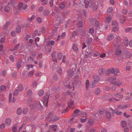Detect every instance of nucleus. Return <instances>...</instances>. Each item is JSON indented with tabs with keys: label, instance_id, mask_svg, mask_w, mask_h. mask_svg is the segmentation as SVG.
I'll return each instance as SVG.
<instances>
[{
	"label": "nucleus",
	"instance_id": "obj_44",
	"mask_svg": "<svg viewBox=\"0 0 132 132\" xmlns=\"http://www.w3.org/2000/svg\"><path fill=\"white\" fill-rule=\"evenodd\" d=\"M37 86V82L36 81H34L32 84V86L34 88H36Z\"/></svg>",
	"mask_w": 132,
	"mask_h": 132
},
{
	"label": "nucleus",
	"instance_id": "obj_55",
	"mask_svg": "<svg viewBox=\"0 0 132 132\" xmlns=\"http://www.w3.org/2000/svg\"><path fill=\"white\" fill-rule=\"evenodd\" d=\"M128 41L127 39H126L124 43L126 46H128Z\"/></svg>",
	"mask_w": 132,
	"mask_h": 132
},
{
	"label": "nucleus",
	"instance_id": "obj_29",
	"mask_svg": "<svg viewBox=\"0 0 132 132\" xmlns=\"http://www.w3.org/2000/svg\"><path fill=\"white\" fill-rule=\"evenodd\" d=\"M121 53V50L120 49H118L117 50L116 52V54L117 55H120Z\"/></svg>",
	"mask_w": 132,
	"mask_h": 132
},
{
	"label": "nucleus",
	"instance_id": "obj_64",
	"mask_svg": "<svg viewBox=\"0 0 132 132\" xmlns=\"http://www.w3.org/2000/svg\"><path fill=\"white\" fill-rule=\"evenodd\" d=\"M12 129L13 132H16L17 130V128L15 126L13 127L12 128Z\"/></svg>",
	"mask_w": 132,
	"mask_h": 132
},
{
	"label": "nucleus",
	"instance_id": "obj_48",
	"mask_svg": "<svg viewBox=\"0 0 132 132\" xmlns=\"http://www.w3.org/2000/svg\"><path fill=\"white\" fill-rule=\"evenodd\" d=\"M53 79L56 80H57L58 79V76L56 74H55L53 76Z\"/></svg>",
	"mask_w": 132,
	"mask_h": 132
},
{
	"label": "nucleus",
	"instance_id": "obj_49",
	"mask_svg": "<svg viewBox=\"0 0 132 132\" xmlns=\"http://www.w3.org/2000/svg\"><path fill=\"white\" fill-rule=\"evenodd\" d=\"M38 32V31L37 30H36L34 31L32 35L33 37L34 38L35 37L36 35L37 34Z\"/></svg>",
	"mask_w": 132,
	"mask_h": 132
},
{
	"label": "nucleus",
	"instance_id": "obj_40",
	"mask_svg": "<svg viewBox=\"0 0 132 132\" xmlns=\"http://www.w3.org/2000/svg\"><path fill=\"white\" fill-rule=\"evenodd\" d=\"M4 9L5 12L8 13L10 10V8L8 6H6L5 7Z\"/></svg>",
	"mask_w": 132,
	"mask_h": 132
},
{
	"label": "nucleus",
	"instance_id": "obj_30",
	"mask_svg": "<svg viewBox=\"0 0 132 132\" xmlns=\"http://www.w3.org/2000/svg\"><path fill=\"white\" fill-rule=\"evenodd\" d=\"M62 54L61 53H59L57 55V58L58 60L61 59L62 57Z\"/></svg>",
	"mask_w": 132,
	"mask_h": 132
},
{
	"label": "nucleus",
	"instance_id": "obj_38",
	"mask_svg": "<svg viewBox=\"0 0 132 132\" xmlns=\"http://www.w3.org/2000/svg\"><path fill=\"white\" fill-rule=\"evenodd\" d=\"M35 71L34 70H33L31 71H30V72L28 74V76L29 77H31L33 74L35 72Z\"/></svg>",
	"mask_w": 132,
	"mask_h": 132
},
{
	"label": "nucleus",
	"instance_id": "obj_18",
	"mask_svg": "<svg viewBox=\"0 0 132 132\" xmlns=\"http://www.w3.org/2000/svg\"><path fill=\"white\" fill-rule=\"evenodd\" d=\"M65 4L64 2L61 3L60 5V8L61 9H63L65 7Z\"/></svg>",
	"mask_w": 132,
	"mask_h": 132
},
{
	"label": "nucleus",
	"instance_id": "obj_56",
	"mask_svg": "<svg viewBox=\"0 0 132 132\" xmlns=\"http://www.w3.org/2000/svg\"><path fill=\"white\" fill-rule=\"evenodd\" d=\"M9 57L11 61L13 62L14 61V57L13 55H11Z\"/></svg>",
	"mask_w": 132,
	"mask_h": 132
},
{
	"label": "nucleus",
	"instance_id": "obj_37",
	"mask_svg": "<svg viewBox=\"0 0 132 132\" xmlns=\"http://www.w3.org/2000/svg\"><path fill=\"white\" fill-rule=\"evenodd\" d=\"M23 87L22 85L20 84L18 86V89L19 91H21L23 89Z\"/></svg>",
	"mask_w": 132,
	"mask_h": 132
},
{
	"label": "nucleus",
	"instance_id": "obj_8",
	"mask_svg": "<svg viewBox=\"0 0 132 132\" xmlns=\"http://www.w3.org/2000/svg\"><path fill=\"white\" fill-rule=\"evenodd\" d=\"M68 107L70 108H73L74 107V101L73 100L70 99L68 102Z\"/></svg>",
	"mask_w": 132,
	"mask_h": 132
},
{
	"label": "nucleus",
	"instance_id": "obj_7",
	"mask_svg": "<svg viewBox=\"0 0 132 132\" xmlns=\"http://www.w3.org/2000/svg\"><path fill=\"white\" fill-rule=\"evenodd\" d=\"M93 78L94 79L92 82V84L93 85H95L99 81L100 78L99 77L96 75H94V76Z\"/></svg>",
	"mask_w": 132,
	"mask_h": 132
},
{
	"label": "nucleus",
	"instance_id": "obj_41",
	"mask_svg": "<svg viewBox=\"0 0 132 132\" xmlns=\"http://www.w3.org/2000/svg\"><path fill=\"white\" fill-rule=\"evenodd\" d=\"M33 101L31 99H28L27 101V103L28 104H30Z\"/></svg>",
	"mask_w": 132,
	"mask_h": 132
},
{
	"label": "nucleus",
	"instance_id": "obj_15",
	"mask_svg": "<svg viewBox=\"0 0 132 132\" xmlns=\"http://www.w3.org/2000/svg\"><path fill=\"white\" fill-rule=\"evenodd\" d=\"M112 25L113 26H114V27H116V28H117V29H119V28L118 26V23L116 21H113L112 22Z\"/></svg>",
	"mask_w": 132,
	"mask_h": 132
},
{
	"label": "nucleus",
	"instance_id": "obj_13",
	"mask_svg": "<svg viewBox=\"0 0 132 132\" xmlns=\"http://www.w3.org/2000/svg\"><path fill=\"white\" fill-rule=\"evenodd\" d=\"M50 95H49L47 99V98H45V99L44 100H42V101L43 102V103L44 106H47L48 103V101L49 98V97Z\"/></svg>",
	"mask_w": 132,
	"mask_h": 132
},
{
	"label": "nucleus",
	"instance_id": "obj_16",
	"mask_svg": "<svg viewBox=\"0 0 132 132\" xmlns=\"http://www.w3.org/2000/svg\"><path fill=\"white\" fill-rule=\"evenodd\" d=\"M125 56L127 58H129L131 56V54L130 52H127L125 54Z\"/></svg>",
	"mask_w": 132,
	"mask_h": 132
},
{
	"label": "nucleus",
	"instance_id": "obj_6",
	"mask_svg": "<svg viewBox=\"0 0 132 132\" xmlns=\"http://www.w3.org/2000/svg\"><path fill=\"white\" fill-rule=\"evenodd\" d=\"M27 5L23 4L21 2L19 3L18 6V9L20 10H25L27 8Z\"/></svg>",
	"mask_w": 132,
	"mask_h": 132
},
{
	"label": "nucleus",
	"instance_id": "obj_5",
	"mask_svg": "<svg viewBox=\"0 0 132 132\" xmlns=\"http://www.w3.org/2000/svg\"><path fill=\"white\" fill-rule=\"evenodd\" d=\"M122 81L120 80L115 81H114L112 82H111V84L115 85L118 87L121 86L122 85Z\"/></svg>",
	"mask_w": 132,
	"mask_h": 132
},
{
	"label": "nucleus",
	"instance_id": "obj_46",
	"mask_svg": "<svg viewBox=\"0 0 132 132\" xmlns=\"http://www.w3.org/2000/svg\"><path fill=\"white\" fill-rule=\"evenodd\" d=\"M111 18L110 16H109L106 19V21L107 22H109L111 20Z\"/></svg>",
	"mask_w": 132,
	"mask_h": 132
},
{
	"label": "nucleus",
	"instance_id": "obj_19",
	"mask_svg": "<svg viewBox=\"0 0 132 132\" xmlns=\"http://www.w3.org/2000/svg\"><path fill=\"white\" fill-rule=\"evenodd\" d=\"M57 72L60 75H61L62 73V70L60 67H58L57 68Z\"/></svg>",
	"mask_w": 132,
	"mask_h": 132
},
{
	"label": "nucleus",
	"instance_id": "obj_50",
	"mask_svg": "<svg viewBox=\"0 0 132 132\" xmlns=\"http://www.w3.org/2000/svg\"><path fill=\"white\" fill-rule=\"evenodd\" d=\"M130 105L129 104H126L123 106H122V109H126Z\"/></svg>",
	"mask_w": 132,
	"mask_h": 132
},
{
	"label": "nucleus",
	"instance_id": "obj_14",
	"mask_svg": "<svg viewBox=\"0 0 132 132\" xmlns=\"http://www.w3.org/2000/svg\"><path fill=\"white\" fill-rule=\"evenodd\" d=\"M111 109L113 111L112 113L114 112V111L116 113L117 115H121L122 114V112H120L118 111L117 109H115L114 110L113 109H112L111 108Z\"/></svg>",
	"mask_w": 132,
	"mask_h": 132
},
{
	"label": "nucleus",
	"instance_id": "obj_61",
	"mask_svg": "<svg viewBox=\"0 0 132 132\" xmlns=\"http://www.w3.org/2000/svg\"><path fill=\"white\" fill-rule=\"evenodd\" d=\"M100 89H97L96 90L95 92V93L96 94H100Z\"/></svg>",
	"mask_w": 132,
	"mask_h": 132
},
{
	"label": "nucleus",
	"instance_id": "obj_2",
	"mask_svg": "<svg viewBox=\"0 0 132 132\" xmlns=\"http://www.w3.org/2000/svg\"><path fill=\"white\" fill-rule=\"evenodd\" d=\"M53 113L52 112H50L48 114L46 119L48 121H52L54 122L59 119V117L57 116H52Z\"/></svg>",
	"mask_w": 132,
	"mask_h": 132
},
{
	"label": "nucleus",
	"instance_id": "obj_24",
	"mask_svg": "<svg viewBox=\"0 0 132 132\" xmlns=\"http://www.w3.org/2000/svg\"><path fill=\"white\" fill-rule=\"evenodd\" d=\"M32 91L30 89L29 90L27 93V95L29 96H30L32 95Z\"/></svg>",
	"mask_w": 132,
	"mask_h": 132
},
{
	"label": "nucleus",
	"instance_id": "obj_32",
	"mask_svg": "<svg viewBox=\"0 0 132 132\" xmlns=\"http://www.w3.org/2000/svg\"><path fill=\"white\" fill-rule=\"evenodd\" d=\"M28 111V109L26 108H24L23 110V113L24 114H26Z\"/></svg>",
	"mask_w": 132,
	"mask_h": 132
},
{
	"label": "nucleus",
	"instance_id": "obj_9",
	"mask_svg": "<svg viewBox=\"0 0 132 132\" xmlns=\"http://www.w3.org/2000/svg\"><path fill=\"white\" fill-rule=\"evenodd\" d=\"M115 70L114 68H111L110 69H108L107 70L106 75L109 76L111 73H114Z\"/></svg>",
	"mask_w": 132,
	"mask_h": 132
},
{
	"label": "nucleus",
	"instance_id": "obj_25",
	"mask_svg": "<svg viewBox=\"0 0 132 132\" xmlns=\"http://www.w3.org/2000/svg\"><path fill=\"white\" fill-rule=\"evenodd\" d=\"M84 2L85 4V7L86 8H87L88 6L90 1L87 0H84Z\"/></svg>",
	"mask_w": 132,
	"mask_h": 132
},
{
	"label": "nucleus",
	"instance_id": "obj_21",
	"mask_svg": "<svg viewBox=\"0 0 132 132\" xmlns=\"http://www.w3.org/2000/svg\"><path fill=\"white\" fill-rule=\"evenodd\" d=\"M49 14L50 11L48 10H45L44 12V14L45 16L48 15Z\"/></svg>",
	"mask_w": 132,
	"mask_h": 132
},
{
	"label": "nucleus",
	"instance_id": "obj_3",
	"mask_svg": "<svg viewBox=\"0 0 132 132\" xmlns=\"http://www.w3.org/2000/svg\"><path fill=\"white\" fill-rule=\"evenodd\" d=\"M81 35L82 36L85 35V36L86 37V43L89 44L91 42L92 40V38L90 37V36L89 35L86 34L85 31L82 32L81 33Z\"/></svg>",
	"mask_w": 132,
	"mask_h": 132
},
{
	"label": "nucleus",
	"instance_id": "obj_26",
	"mask_svg": "<svg viewBox=\"0 0 132 132\" xmlns=\"http://www.w3.org/2000/svg\"><path fill=\"white\" fill-rule=\"evenodd\" d=\"M113 95L119 98H122L123 97L122 95L119 94H113Z\"/></svg>",
	"mask_w": 132,
	"mask_h": 132
},
{
	"label": "nucleus",
	"instance_id": "obj_4",
	"mask_svg": "<svg viewBox=\"0 0 132 132\" xmlns=\"http://www.w3.org/2000/svg\"><path fill=\"white\" fill-rule=\"evenodd\" d=\"M72 70L70 69L68 71V75L71 77H72L74 75L75 69L77 68L76 65L73 64L72 65Z\"/></svg>",
	"mask_w": 132,
	"mask_h": 132
},
{
	"label": "nucleus",
	"instance_id": "obj_34",
	"mask_svg": "<svg viewBox=\"0 0 132 132\" xmlns=\"http://www.w3.org/2000/svg\"><path fill=\"white\" fill-rule=\"evenodd\" d=\"M106 116L107 118H110L111 117V114L109 112H107L106 113Z\"/></svg>",
	"mask_w": 132,
	"mask_h": 132
},
{
	"label": "nucleus",
	"instance_id": "obj_63",
	"mask_svg": "<svg viewBox=\"0 0 132 132\" xmlns=\"http://www.w3.org/2000/svg\"><path fill=\"white\" fill-rule=\"evenodd\" d=\"M41 31L43 33H44L45 32V28L44 27H42L41 28Z\"/></svg>",
	"mask_w": 132,
	"mask_h": 132
},
{
	"label": "nucleus",
	"instance_id": "obj_11",
	"mask_svg": "<svg viewBox=\"0 0 132 132\" xmlns=\"http://www.w3.org/2000/svg\"><path fill=\"white\" fill-rule=\"evenodd\" d=\"M11 120L10 118H7L5 121V123L7 126L10 125L11 123Z\"/></svg>",
	"mask_w": 132,
	"mask_h": 132
},
{
	"label": "nucleus",
	"instance_id": "obj_10",
	"mask_svg": "<svg viewBox=\"0 0 132 132\" xmlns=\"http://www.w3.org/2000/svg\"><path fill=\"white\" fill-rule=\"evenodd\" d=\"M98 3L97 2H96L94 3L92 5V8L94 11L96 10L98 7Z\"/></svg>",
	"mask_w": 132,
	"mask_h": 132
},
{
	"label": "nucleus",
	"instance_id": "obj_28",
	"mask_svg": "<svg viewBox=\"0 0 132 132\" xmlns=\"http://www.w3.org/2000/svg\"><path fill=\"white\" fill-rule=\"evenodd\" d=\"M121 126L123 127L125 126L126 125V121H121Z\"/></svg>",
	"mask_w": 132,
	"mask_h": 132
},
{
	"label": "nucleus",
	"instance_id": "obj_54",
	"mask_svg": "<svg viewBox=\"0 0 132 132\" xmlns=\"http://www.w3.org/2000/svg\"><path fill=\"white\" fill-rule=\"evenodd\" d=\"M6 89V87L5 86H3L1 87V90L4 91Z\"/></svg>",
	"mask_w": 132,
	"mask_h": 132
},
{
	"label": "nucleus",
	"instance_id": "obj_20",
	"mask_svg": "<svg viewBox=\"0 0 132 132\" xmlns=\"http://www.w3.org/2000/svg\"><path fill=\"white\" fill-rule=\"evenodd\" d=\"M72 48L73 51L75 52H77L78 50V48L75 44L73 45Z\"/></svg>",
	"mask_w": 132,
	"mask_h": 132
},
{
	"label": "nucleus",
	"instance_id": "obj_58",
	"mask_svg": "<svg viewBox=\"0 0 132 132\" xmlns=\"http://www.w3.org/2000/svg\"><path fill=\"white\" fill-rule=\"evenodd\" d=\"M127 11L126 9H123L122 11V13L124 14H127Z\"/></svg>",
	"mask_w": 132,
	"mask_h": 132
},
{
	"label": "nucleus",
	"instance_id": "obj_45",
	"mask_svg": "<svg viewBox=\"0 0 132 132\" xmlns=\"http://www.w3.org/2000/svg\"><path fill=\"white\" fill-rule=\"evenodd\" d=\"M21 66V63L20 62H19L17 63V67L18 69H19Z\"/></svg>",
	"mask_w": 132,
	"mask_h": 132
},
{
	"label": "nucleus",
	"instance_id": "obj_47",
	"mask_svg": "<svg viewBox=\"0 0 132 132\" xmlns=\"http://www.w3.org/2000/svg\"><path fill=\"white\" fill-rule=\"evenodd\" d=\"M37 21L39 23H41L42 22V18L39 17H38L37 18Z\"/></svg>",
	"mask_w": 132,
	"mask_h": 132
},
{
	"label": "nucleus",
	"instance_id": "obj_51",
	"mask_svg": "<svg viewBox=\"0 0 132 132\" xmlns=\"http://www.w3.org/2000/svg\"><path fill=\"white\" fill-rule=\"evenodd\" d=\"M94 31V30L93 28H91L89 29V32L92 34L93 33Z\"/></svg>",
	"mask_w": 132,
	"mask_h": 132
},
{
	"label": "nucleus",
	"instance_id": "obj_35",
	"mask_svg": "<svg viewBox=\"0 0 132 132\" xmlns=\"http://www.w3.org/2000/svg\"><path fill=\"white\" fill-rule=\"evenodd\" d=\"M50 127H51L52 128V129L54 131H55L56 130L57 127L55 125H50Z\"/></svg>",
	"mask_w": 132,
	"mask_h": 132
},
{
	"label": "nucleus",
	"instance_id": "obj_53",
	"mask_svg": "<svg viewBox=\"0 0 132 132\" xmlns=\"http://www.w3.org/2000/svg\"><path fill=\"white\" fill-rule=\"evenodd\" d=\"M44 10V8L43 6L40 7L38 11L39 12H41L42 11Z\"/></svg>",
	"mask_w": 132,
	"mask_h": 132
},
{
	"label": "nucleus",
	"instance_id": "obj_1",
	"mask_svg": "<svg viewBox=\"0 0 132 132\" xmlns=\"http://www.w3.org/2000/svg\"><path fill=\"white\" fill-rule=\"evenodd\" d=\"M79 78V76L78 75H75L72 80V83L70 84L69 83V81H68L67 82L64 83V86L67 87L69 88H72V86L73 87L76 86L77 85L76 82L77 81L78 79Z\"/></svg>",
	"mask_w": 132,
	"mask_h": 132
},
{
	"label": "nucleus",
	"instance_id": "obj_31",
	"mask_svg": "<svg viewBox=\"0 0 132 132\" xmlns=\"http://www.w3.org/2000/svg\"><path fill=\"white\" fill-rule=\"evenodd\" d=\"M22 109L21 108H19L17 109V113L19 115H20L22 113Z\"/></svg>",
	"mask_w": 132,
	"mask_h": 132
},
{
	"label": "nucleus",
	"instance_id": "obj_23",
	"mask_svg": "<svg viewBox=\"0 0 132 132\" xmlns=\"http://www.w3.org/2000/svg\"><path fill=\"white\" fill-rule=\"evenodd\" d=\"M35 17V15H32L31 16L30 18H29L28 19V21H29V22H31V21L34 19Z\"/></svg>",
	"mask_w": 132,
	"mask_h": 132
},
{
	"label": "nucleus",
	"instance_id": "obj_33",
	"mask_svg": "<svg viewBox=\"0 0 132 132\" xmlns=\"http://www.w3.org/2000/svg\"><path fill=\"white\" fill-rule=\"evenodd\" d=\"M82 22L81 21H79L78 22L77 24V26L79 28L81 27L82 26Z\"/></svg>",
	"mask_w": 132,
	"mask_h": 132
},
{
	"label": "nucleus",
	"instance_id": "obj_39",
	"mask_svg": "<svg viewBox=\"0 0 132 132\" xmlns=\"http://www.w3.org/2000/svg\"><path fill=\"white\" fill-rule=\"evenodd\" d=\"M34 65L31 64H29L27 66V70H29L30 68H32L34 67Z\"/></svg>",
	"mask_w": 132,
	"mask_h": 132
},
{
	"label": "nucleus",
	"instance_id": "obj_43",
	"mask_svg": "<svg viewBox=\"0 0 132 132\" xmlns=\"http://www.w3.org/2000/svg\"><path fill=\"white\" fill-rule=\"evenodd\" d=\"M125 19L124 16H122L121 18V19L120 20V22L122 23H123L125 22Z\"/></svg>",
	"mask_w": 132,
	"mask_h": 132
},
{
	"label": "nucleus",
	"instance_id": "obj_60",
	"mask_svg": "<svg viewBox=\"0 0 132 132\" xmlns=\"http://www.w3.org/2000/svg\"><path fill=\"white\" fill-rule=\"evenodd\" d=\"M77 35L76 33H75L73 34H72L70 37L71 39H72L75 36Z\"/></svg>",
	"mask_w": 132,
	"mask_h": 132
},
{
	"label": "nucleus",
	"instance_id": "obj_27",
	"mask_svg": "<svg viewBox=\"0 0 132 132\" xmlns=\"http://www.w3.org/2000/svg\"><path fill=\"white\" fill-rule=\"evenodd\" d=\"M44 91L43 90H41L39 92L38 94L39 96H42L44 94Z\"/></svg>",
	"mask_w": 132,
	"mask_h": 132
},
{
	"label": "nucleus",
	"instance_id": "obj_42",
	"mask_svg": "<svg viewBox=\"0 0 132 132\" xmlns=\"http://www.w3.org/2000/svg\"><path fill=\"white\" fill-rule=\"evenodd\" d=\"M89 81L88 80H86V88L88 89L89 87Z\"/></svg>",
	"mask_w": 132,
	"mask_h": 132
},
{
	"label": "nucleus",
	"instance_id": "obj_12",
	"mask_svg": "<svg viewBox=\"0 0 132 132\" xmlns=\"http://www.w3.org/2000/svg\"><path fill=\"white\" fill-rule=\"evenodd\" d=\"M22 28H23L24 27V25H22L21 27L20 26H18L16 28V31L18 33H20L21 31V27Z\"/></svg>",
	"mask_w": 132,
	"mask_h": 132
},
{
	"label": "nucleus",
	"instance_id": "obj_62",
	"mask_svg": "<svg viewBox=\"0 0 132 132\" xmlns=\"http://www.w3.org/2000/svg\"><path fill=\"white\" fill-rule=\"evenodd\" d=\"M5 127V125L4 123H3L0 125V127L2 129H4Z\"/></svg>",
	"mask_w": 132,
	"mask_h": 132
},
{
	"label": "nucleus",
	"instance_id": "obj_59",
	"mask_svg": "<svg viewBox=\"0 0 132 132\" xmlns=\"http://www.w3.org/2000/svg\"><path fill=\"white\" fill-rule=\"evenodd\" d=\"M18 91L17 89L15 90L13 93V95H14L16 96L18 95Z\"/></svg>",
	"mask_w": 132,
	"mask_h": 132
},
{
	"label": "nucleus",
	"instance_id": "obj_17",
	"mask_svg": "<svg viewBox=\"0 0 132 132\" xmlns=\"http://www.w3.org/2000/svg\"><path fill=\"white\" fill-rule=\"evenodd\" d=\"M114 37V34H111L108 36L107 37V39L108 40H110L112 39Z\"/></svg>",
	"mask_w": 132,
	"mask_h": 132
},
{
	"label": "nucleus",
	"instance_id": "obj_57",
	"mask_svg": "<svg viewBox=\"0 0 132 132\" xmlns=\"http://www.w3.org/2000/svg\"><path fill=\"white\" fill-rule=\"evenodd\" d=\"M69 109V108L68 107L66 109H64L63 111L61 113H65L67 112L68 111Z\"/></svg>",
	"mask_w": 132,
	"mask_h": 132
},
{
	"label": "nucleus",
	"instance_id": "obj_36",
	"mask_svg": "<svg viewBox=\"0 0 132 132\" xmlns=\"http://www.w3.org/2000/svg\"><path fill=\"white\" fill-rule=\"evenodd\" d=\"M94 123V120L92 119L89 120L88 122V123L89 125H93Z\"/></svg>",
	"mask_w": 132,
	"mask_h": 132
},
{
	"label": "nucleus",
	"instance_id": "obj_22",
	"mask_svg": "<svg viewBox=\"0 0 132 132\" xmlns=\"http://www.w3.org/2000/svg\"><path fill=\"white\" fill-rule=\"evenodd\" d=\"M113 11V8L112 7H111L108 8L107 10V12L109 13H111Z\"/></svg>",
	"mask_w": 132,
	"mask_h": 132
},
{
	"label": "nucleus",
	"instance_id": "obj_52",
	"mask_svg": "<svg viewBox=\"0 0 132 132\" xmlns=\"http://www.w3.org/2000/svg\"><path fill=\"white\" fill-rule=\"evenodd\" d=\"M55 51H54L52 53L51 55L52 58L55 57H56L55 55Z\"/></svg>",
	"mask_w": 132,
	"mask_h": 132
}]
</instances>
